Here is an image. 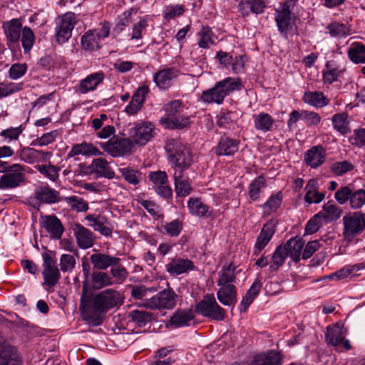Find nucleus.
Returning <instances> with one entry per match:
<instances>
[{
  "label": "nucleus",
  "instance_id": "obj_16",
  "mask_svg": "<svg viewBox=\"0 0 365 365\" xmlns=\"http://www.w3.org/2000/svg\"><path fill=\"white\" fill-rule=\"evenodd\" d=\"M195 268L192 260L187 258L173 257L165 264V270L171 276H178L190 271L194 270Z\"/></svg>",
  "mask_w": 365,
  "mask_h": 365
},
{
  "label": "nucleus",
  "instance_id": "obj_28",
  "mask_svg": "<svg viewBox=\"0 0 365 365\" xmlns=\"http://www.w3.org/2000/svg\"><path fill=\"white\" fill-rule=\"evenodd\" d=\"M326 158V151L321 145L312 147L304 154L306 163L312 168H317L322 165Z\"/></svg>",
  "mask_w": 365,
  "mask_h": 365
},
{
  "label": "nucleus",
  "instance_id": "obj_40",
  "mask_svg": "<svg viewBox=\"0 0 365 365\" xmlns=\"http://www.w3.org/2000/svg\"><path fill=\"white\" fill-rule=\"evenodd\" d=\"M262 287V283L259 280H256L250 287V288L247 291L245 295L243 297L241 303H240V310L241 312H246L255 299V297L259 294Z\"/></svg>",
  "mask_w": 365,
  "mask_h": 365
},
{
  "label": "nucleus",
  "instance_id": "obj_37",
  "mask_svg": "<svg viewBox=\"0 0 365 365\" xmlns=\"http://www.w3.org/2000/svg\"><path fill=\"white\" fill-rule=\"evenodd\" d=\"M341 73L342 70L339 68L335 61H327L325 68L323 70V79L324 83L331 84L337 81Z\"/></svg>",
  "mask_w": 365,
  "mask_h": 365
},
{
  "label": "nucleus",
  "instance_id": "obj_15",
  "mask_svg": "<svg viewBox=\"0 0 365 365\" xmlns=\"http://www.w3.org/2000/svg\"><path fill=\"white\" fill-rule=\"evenodd\" d=\"M104 79V73L101 71H97L81 79L75 88L78 93L86 94L96 91L98 86L103 83Z\"/></svg>",
  "mask_w": 365,
  "mask_h": 365
},
{
  "label": "nucleus",
  "instance_id": "obj_3",
  "mask_svg": "<svg viewBox=\"0 0 365 365\" xmlns=\"http://www.w3.org/2000/svg\"><path fill=\"white\" fill-rule=\"evenodd\" d=\"M242 88L240 78L227 77L216 83L213 88L204 91L201 99L205 103L220 105L227 96L235 91H240Z\"/></svg>",
  "mask_w": 365,
  "mask_h": 365
},
{
  "label": "nucleus",
  "instance_id": "obj_13",
  "mask_svg": "<svg viewBox=\"0 0 365 365\" xmlns=\"http://www.w3.org/2000/svg\"><path fill=\"white\" fill-rule=\"evenodd\" d=\"M6 38V44L11 50L19 48V41L22 32V24L20 19H13L3 24Z\"/></svg>",
  "mask_w": 365,
  "mask_h": 365
},
{
  "label": "nucleus",
  "instance_id": "obj_33",
  "mask_svg": "<svg viewBox=\"0 0 365 365\" xmlns=\"http://www.w3.org/2000/svg\"><path fill=\"white\" fill-rule=\"evenodd\" d=\"M175 190L179 197H185L190 195L192 190L188 178H184L183 173L173 172Z\"/></svg>",
  "mask_w": 365,
  "mask_h": 365
},
{
  "label": "nucleus",
  "instance_id": "obj_24",
  "mask_svg": "<svg viewBox=\"0 0 365 365\" xmlns=\"http://www.w3.org/2000/svg\"><path fill=\"white\" fill-rule=\"evenodd\" d=\"M93 267L101 270H106L111 266L115 265L120 262L119 257L111 256L102 252L94 253L90 257Z\"/></svg>",
  "mask_w": 365,
  "mask_h": 365
},
{
  "label": "nucleus",
  "instance_id": "obj_59",
  "mask_svg": "<svg viewBox=\"0 0 365 365\" xmlns=\"http://www.w3.org/2000/svg\"><path fill=\"white\" fill-rule=\"evenodd\" d=\"M23 89V83L0 82V98L7 97Z\"/></svg>",
  "mask_w": 365,
  "mask_h": 365
},
{
  "label": "nucleus",
  "instance_id": "obj_18",
  "mask_svg": "<svg viewBox=\"0 0 365 365\" xmlns=\"http://www.w3.org/2000/svg\"><path fill=\"white\" fill-rule=\"evenodd\" d=\"M276 232V222L273 220H269L261 230L254 247V255H258L269 243Z\"/></svg>",
  "mask_w": 365,
  "mask_h": 365
},
{
  "label": "nucleus",
  "instance_id": "obj_43",
  "mask_svg": "<svg viewBox=\"0 0 365 365\" xmlns=\"http://www.w3.org/2000/svg\"><path fill=\"white\" fill-rule=\"evenodd\" d=\"M165 110L166 114L165 117L162 118L160 120L162 123L170 118H173L176 115L180 114L185 111V110H187V108L182 105V102L180 100H174L165 105Z\"/></svg>",
  "mask_w": 365,
  "mask_h": 365
},
{
  "label": "nucleus",
  "instance_id": "obj_39",
  "mask_svg": "<svg viewBox=\"0 0 365 365\" xmlns=\"http://www.w3.org/2000/svg\"><path fill=\"white\" fill-rule=\"evenodd\" d=\"M187 207L192 215L198 217L210 216L209 207L200 198L190 197L187 201Z\"/></svg>",
  "mask_w": 365,
  "mask_h": 365
},
{
  "label": "nucleus",
  "instance_id": "obj_38",
  "mask_svg": "<svg viewBox=\"0 0 365 365\" xmlns=\"http://www.w3.org/2000/svg\"><path fill=\"white\" fill-rule=\"evenodd\" d=\"M331 123L334 129L341 135H346L351 132L348 114L346 113L334 114L331 118Z\"/></svg>",
  "mask_w": 365,
  "mask_h": 365
},
{
  "label": "nucleus",
  "instance_id": "obj_62",
  "mask_svg": "<svg viewBox=\"0 0 365 365\" xmlns=\"http://www.w3.org/2000/svg\"><path fill=\"white\" fill-rule=\"evenodd\" d=\"M58 131L57 130H52L51 132L43 134L41 137L37 138L34 140L31 145L35 146H46L50 143L54 142L58 135Z\"/></svg>",
  "mask_w": 365,
  "mask_h": 365
},
{
  "label": "nucleus",
  "instance_id": "obj_20",
  "mask_svg": "<svg viewBox=\"0 0 365 365\" xmlns=\"http://www.w3.org/2000/svg\"><path fill=\"white\" fill-rule=\"evenodd\" d=\"M0 365H23V361L17 349L0 341Z\"/></svg>",
  "mask_w": 365,
  "mask_h": 365
},
{
  "label": "nucleus",
  "instance_id": "obj_34",
  "mask_svg": "<svg viewBox=\"0 0 365 365\" xmlns=\"http://www.w3.org/2000/svg\"><path fill=\"white\" fill-rule=\"evenodd\" d=\"M78 155L98 156L102 155V152L93 144L83 142L75 144L68 153L67 156L68 158H72Z\"/></svg>",
  "mask_w": 365,
  "mask_h": 365
},
{
  "label": "nucleus",
  "instance_id": "obj_50",
  "mask_svg": "<svg viewBox=\"0 0 365 365\" xmlns=\"http://www.w3.org/2000/svg\"><path fill=\"white\" fill-rule=\"evenodd\" d=\"M62 201H64L71 210L77 212H86L89 208L88 202L85 200L76 195L62 197Z\"/></svg>",
  "mask_w": 365,
  "mask_h": 365
},
{
  "label": "nucleus",
  "instance_id": "obj_2",
  "mask_svg": "<svg viewBox=\"0 0 365 365\" xmlns=\"http://www.w3.org/2000/svg\"><path fill=\"white\" fill-rule=\"evenodd\" d=\"M165 149L173 172L184 173L192 164L193 157L190 149L180 140H168Z\"/></svg>",
  "mask_w": 365,
  "mask_h": 365
},
{
  "label": "nucleus",
  "instance_id": "obj_23",
  "mask_svg": "<svg viewBox=\"0 0 365 365\" xmlns=\"http://www.w3.org/2000/svg\"><path fill=\"white\" fill-rule=\"evenodd\" d=\"M178 76V71L175 68H166L158 71L153 76L156 86L161 90L168 89L172 81Z\"/></svg>",
  "mask_w": 365,
  "mask_h": 365
},
{
  "label": "nucleus",
  "instance_id": "obj_36",
  "mask_svg": "<svg viewBox=\"0 0 365 365\" xmlns=\"http://www.w3.org/2000/svg\"><path fill=\"white\" fill-rule=\"evenodd\" d=\"M318 182L315 179H311L305 187L306 194L304 200L309 204L319 203L322 202L325 194L324 192H319L317 190Z\"/></svg>",
  "mask_w": 365,
  "mask_h": 365
},
{
  "label": "nucleus",
  "instance_id": "obj_29",
  "mask_svg": "<svg viewBox=\"0 0 365 365\" xmlns=\"http://www.w3.org/2000/svg\"><path fill=\"white\" fill-rule=\"evenodd\" d=\"M91 171L98 177H104L108 179H113L115 177V172L109 166L108 162L102 158H95L90 165Z\"/></svg>",
  "mask_w": 365,
  "mask_h": 365
},
{
  "label": "nucleus",
  "instance_id": "obj_31",
  "mask_svg": "<svg viewBox=\"0 0 365 365\" xmlns=\"http://www.w3.org/2000/svg\"><path fill=\"white\" fill-rule=\"evenodd\" d=\"M195 318L194 312L190 309H178L170 317V322L174 327L188 326Z\"/></svg>",
  "mask_w": 365,
  "mask_h": 365
},
{
  "label": "nucleus",
  "instance_id": "obj_42",
  "mask_svg": "<svg viewBox=\"0 0 365 365\" xmlns=\"http://www.w3.org/2000/svg\"><path fill=\"white\" fill-rule=\"evenodd\" d=\"M304 103L317 107L322 108L329 103L328 98L322 92H306L303 97Z\"/></svg>",
  "mask_w": 365,
  "mask_h": 365
},
{
  "label": "nucleus",
  "instance_id": "obj_21",
  "mask_svg": "<svg viewBox=\"0 0 365 365\" xmlns=\"http://www.w3.org/2000/svg\"><path fill=\"white\" fill-rule=\"evenodd\" d=\"M41 225L48 233L50 235L51 238L54 240L61 239L64 227L61 220L55 215H46L42 217Z\"/></svg>",
  "mask_w": 365,
  "mask_h": 365
},
{
  "label": "nucleus",
  "instance_id": "obj_35",
  "mask_svg": "<svg viewBox=\"0 0 365 365\" xmlns=\"http://www.w3.org/2000/svg\"><path fill=\"white\" fill-rule=\"evenodd\" d=\"M254 127L256 130L267 133L272 129L274 124V118L264 112H260L253 115Z\"/></svg>",
  "mask_w": 365,
  "mask_h": 365
},
{
  "label": "nucleus",
  "instance_id": "obj_30",
  "mask_svg": "<svg viewBox=\"0 0 365 365\" xmlns=\"http://www.w3.org/2000/svg\"><path fill=\"white\" fill-rule=\"evenodd\" d=\"M217 297L225 306H231L237 302V288L235 284L219 286Z\"/></svg>",
  "mask_w": 365,
  "mask_h": 365
},
{
  "label": "nucleus",
  "instance_id": "obj_4",
  "mask_svg": "<svg viewBox=\"0 0 365 365\" xmlns=\"http://www.w3.org/2000/svg\"><path fill=\"white\" fill-rule=\"evenodd\" d=\"M344 229L343 237L348 242L365 230V215L361 212H349L342 219Z\"/></svg>",
  "mask_w": 365,
  "mask_h": 365
},
{
  "label": "nucleus",
  "instance_id": "obj_8",
  "mask_svg": "<svg viewBox=\"0 0 365 365\" xmlns=\"http://www.w3.org/2000/svg\"><path fill=\"white\" fill-rule=\"evenodd\" d=\"M77 23L76 14L68 12L58 17L56 26V38L59 43L66 42L72 35V31Z\"/></svg>",
  "mask_w": 365,
  "mask_h": 365
},
{
  "label": "nucleus",
  "instance_id": "obj_48",
  "mask_svg": "<svg viewBox=\"0 0 365 365\" xmlns=\"http://www.w3.org/2000/svg\"><path fill=\"white\" fill-rule=\"evenodd\" d=\"M285 248L279 245L272 255V257L270 262L269 270L270 272H275L282 266L285 262L287 256V252H285Z\"/></svg>",
  "mask_w": 365,
  "mask_h": 365
},
{
  "label": "nucleus",
  "instance_id": "obj_46",
  "mask_svg": "<svg viewBox=\"0 0 365 365\" xmlns=\"http://www.w3.org/2000/svg\"><path fill=\"white\" fill-rule=\"evenodd\" d=\"M282 359L279 353L272 351L264 356L255 357L250 365H281Z\"/></svg>",
  "mask_w": 365,
  "mask_h": 365
},
{
  "label": "nucleus",
  "instance_id": "obj_51",
  "mask_svg": "<svg viewBox=\"0 0 365 365\" xmlns=\"http://www.w3.org/2000/svg\"><path fill=\"white\" fill-rule=\"evenodd\" d=\"M198 46L202 48H207L210 45L215 44L214 34L209 26H203L197 34Z\"/></svg>",
  "mask_w": 365,
  "mask_h": 365
},
{
  "label": "nucleus",
  "instance_id": "obj_61",
  "mask_svg": "<svg viewBox=\"0 0 365 365\" xmlns=\"http://www.w3.org/2000/svg\"><path fill=\"white\" fill-rule=\"evenodd\" d=\"M37 170L51 181H56L59 176L60 168L53 165H40Z\"/></svg>",
  "mask_w": 365,
  "mask_h": 365
},
{
  "label": "nucleus",
  "instance_id": "obj_6",
  "mask_svg": "<svg viewBox=\"0 0 365 365\" xmlns=\"http://www.w3.org/2000/svg\"><path fill=\"white\" fill-rule=\"evenodd\" d=\"M195 312L205 317L222 321L225 319V309L216 302L213 294L206 295L195 306Z\"/></svg>",
  "mask_w": 365,
  "mask_h": 365
},
{
  "label": "nucleus",
  "instance_id": "obj_64",
  "mask_svg": "<svg viewBox=\"0 0 365 365\" xmlns=\"http://www.w3.org/2000/svg\"><path fill=\"white\" fill-rule=\"evenodd\" d=\"M182 227V222L179 220H174L163 225L167 235L170 237H178L180 234Z\"/></svg>",
  "mask_w": 365,
  "mask_h": 365
},
{
  "label": "nucleus",
  "instance_id": "obj_49",
  "mask_svg": "<svg viewBox=\"0 0 365 365\" xmlns=\"http://www.w3.org/2000/svg\"><path fill=\"white\" fill-rule=\"evenodd\" d=\"M331 37L342 38L351 34L350 27L344 24L333 22L327 27Z\"/></svg>",
  "mask_w": 365,
  "mask_h": 365
},
{
  "label": "nucleus",
  "instance_id": "obj_25",
  "mask_svg": "<svg viewBox=\"0 0 365 365\" xmlns=\"http://www.w3.org/2000/svg\"><path fill=\"white\" fill-rule=\"evenodd\" d=\"M240 140L227 136L220 138L217 146L215 149L217 155H233L239 149Z\"/></svg>",
  "mask_w": 365,
  "mask_h": 365
},
{
  "label": "nucleus",
  "instance_id": "obj_41",
  "mask_svg": "<svg viewBox=\"0 0 365 365\" xmlns=\"http://www.w3.org/2000/svg\"><path fill=\"white\" fill-rule=\"evenodd\" d=\"M349 59L354 63H365V45L354 42L347 51Z\"/></svg>",
  "mask_w": 365,
  "mask_h": 365
},
{
  "label": "nucleus",
  "instance_id": "obj_54",
  "mask_svg": "<svg viewBox=\"0 0 365 365\" xmlns=\"http://www.w3.org/2000/svg\"><path fill=\"white\" fill-rule=\"evenodd\" d=\"M21 34H22L21 41L24 53H29L35 42L34 33L30 27L24 26Z\"/></svg>",
  "mask_w": 365,
  "mask_h": 365
},
{
  "label": "nucleus",
  "instance_id": "obj_14",
  "mask_svg": "<svg viewBox=\"0 0 365 365\" xmlns=\"http://www.w3.org/2000/svg\"><path fill=\"white\" fill-rule=\"evenodd\" d=\"M72 230L76 240V243L81 249L86 250L93 246L96 236L89 229L79 223H74L72 225Z\"/></svg>",
  "mask_w": 365,
  "mask_h": 365
},
{
  "label": "nucleus",
  "instance_id": "obj_17",
  "mask_svg": "<svg viewBox=\"0 0 365 365\" xmlns=\"http://www.w3.org/2000/svg\"><path fill=\"white\" fill-rule=\"evenodd\" d=\"M275 21L278 31L285 37H287V34L293 31L295 25L294 20L292 18L289 8L286 4L280 11H277Z\"/></svg>",
  "mask_w": 365,
  "mask_h": 365
},
{
  "label": "nucleus",
  "instance_id": "obj_12",
  "mask_svg": "<svg viewBox=\"0 0 365 365\" xmlns=\"http://www.w3.org/2000/svg\"><path fill=\"white\" fill-rule=\"evenodd\" d=\"M43 277L45 283L50 287L56 285L61 277V273L56 265V261L51 253L43 252Z\"/></svg>",
  "mask_w": 365,
  "mask_h": 365
},
{
  "label": "nucleus",
  "instance_id": "obj_55",
  "mask_svg": "<svg viewBox=\"0 0 365 365\" xmlns=\"http://www.w3.org/2000/svg\"><path fill=\"white\" fill-rule=\"evenodd\" d=\"M92 282L93 287L98 289L113 284V281L109 274L103 272H94L92 276Z\"/></svg>",
  "mask_w": 365,
  "mask_h": 365
},
{
  "label": "nucleus",
  "instance_id": "obj_58",
  "mask_svg": "<svg viewBox=\"0 0 365 365\" xmlns=\"http://www.w3.org/2000/svg\"><path fill=\"white\" fill-rule=\"evenodd\" d=\"M282 195L281 192L272 195L263 205L264 212L267 215L275 212L282 203Z\"/></svg>",
  "mask_w": 365,
  "mask_h": 365
},
{
  "label": "nucleus",
  "instance_id": "obj_60",
  "mask_svg": "<svg viewBox=\"0 0 365 365\" xmlns=\"http://www.w3.org/2000/svg\"><path fill=\"white\" fill-rule=\"evenodd\" d=\"M349 205L351 209L358 210L365 205V190L359 189L352 191L351 194Z\"/></svg>",
  "mask_w": 365,
  "mask_h": 365
},
{
  "label": "nucleus",
  "instance_id": "obj_26",
  "mask_svg": "<svg viewBox=\"0 0 365 365\" xmlns=\"http://www.w3.org/2000/svg\"><path fill=\"white\" fill-rule=\"evenodd\" d=\"M289 257L294 262H298L302 257V249L304 246V241L298 237L290 238L286 243L282 245Z\"/></svg>",
  "mask_w": 365,
  "mask_h": 365
},
{
  "label": "nucleus",
  "instance_id": "obj_63",
  "mask_svg": "<svg viewBox=\"0 0 365 365\" xmlns=\"http://www.w3.org/2000/svg\"><path fill=\"white\" fill-rule=\"evenodd\" d=\"M148 179L152 182L153 188L158 185L168 183V176L165 171L157 170L150 171L148 175Z\"/></svg>",
  "mask_w": 365,
  "mask_h": 365
},
{
  "label": "nucleus",
  "instance_id": "obj_7",
  "mask_svg": "<svg viewBox=\"0 0 365 365\" xmlns=\"http://www.w3.org/2000/svg\"><path fill=\"white\" fill-rule=\"evenodd\" d=\"M128 135L133 143L144 145L153 138L155 126L148 121H138L129 129Z\"/></svg>",
  "mask_w": 365,
  "mask_h": 365
},
{
  "label": "nucleus",
  "instance_id": "obj_52",
  "mask_svg": "<svg viewBox=\"0 0 365 365\" xmlns=\"http://www.w3.org/2000/svg\"><path fill=\"white\" fill-rule=\"evenodd\" d=\"M135 13L136 11L131 8L119 15L118 16L117 23L113 28V32L116 34H119L122 32L132 21V16Z\"/></svg>",
  "mask_w": 365,
  "mask_h": 365
},
{
  "label": "nucleus",
  "instance_id": "obj_45",
  "mask_svg": "<svg viewBox=\"0 0 365 365\" xmlns=\"http://www.w3.org/2000/svg\"><path fill=\"white\" fill-rule=\"evenodd\" d=\"M190 123L189 115L183 111L180 114L176 115L173 118L163 123L167 128L182 129L188 126Z\"/></svg>",
  "mask_w": 365,
  "mask_h": 365
},
{
  "label": "nucleus",
  "instance_id": "obj_53",
  "mask_svg": "<svg viewBox=\"0 0 365 365\" xmlns=\"http://www.w3.org/2000/svg\"><path fill=\"white\" fill-rule=\"evenodd\" d=\"M266 186V180L264 176L260 175L256 178L250 184L248 187L249 197L252 200H257L259 197L262 189Z\"/></svg>",
  "mask_w": 365,
  "mask_h": 365
},
{
  "label": "nucleus",
  "instance_id": "obj_1",
  "mask_svg": "<svg viewBox=\"0 0 365 365\" xmlns=\"http://www.w3.org/2000/svg\"><path fill=\"white\" fill-rule=\"evenodd\" d=\"M122 304L121 294L113 289H107L96 294H83L81 298L79 309L85 321L99 325L103 316L109 309Z\"/></svg>",
  "mask_w": 365,
  "mask_h": 365
},
{
  "label": "nucleus",
  "instance_id": "obj_47",
  "mask_svg": "<svg viewBox=\"0 0 365 365\" xmlns=\"http://www.w3.org/2000/svg\"><path fill=\"white\" fill-rule=\"evenodd\" d=\"M81 43L86 51H93L100 47V40L93 30H88L82 36Z\"/></svg>",
  "mask_w": 365,
  "mask_h": 365
},
{
  "label": "nucleus",
  "instance_id": "obj_11",
  "mask_svg": "<svg viewBox=\"0 0 365 365\" xmlns=\"http://www.w3.org/2000/svg\"><path fill=\"white\" fill-rule=\"evenodd\" d=\"M101 148L113 158L121 157L131 153L133 141L130 138L110 139L101 143Z\"/></svg>",
  "mask_w": 365,
  "mask_h": 365
},
{
  "label": "nucleus",
  "instance_id": "obj_32",
  "mask_svg": "<svg viewBox=\"0 0 365 365\" xmlns=\"http://www.w3.org/2000/svg\"><path fill=\"white\" fill-rule=\"evenodd\" d=\"M237 266L232 263L224 265L218 272L217 284L218 286L235 284L236 281Z\"/></svg>",
  "mask_w": 365,
  "mask_h": 365
},
{
  "label": "nucleus",
  "instance_id": "obj_19",
  "mask_svg": "<svg viewBox=\"0 0 365 365\" xmlns=\"http://www.w3.org/2000/svg\"><path fill=\"white\" fill-rule=\"evenodd\" d=\"M85 219L89 222V226L101 235L105 237H110L112 235L113 227L106 217L92 214L86 215Z\"/></svg>",
  "mask_w": 365,
  "mask_h": 365
},
{
  "label": "nucleus",
  "instance_id": "obj_9",
  "mask_svg": "<svg viewBox=\"0 0 365 365\" xmlns=\"http://www.w3.org/2000/svg\"><path fill=\"white\" fill-rule=\"evenodd\" d=\"M24 181V167L20 164H14L7 173L0 176V189H14L19 187Z\"/></svg>",
  "mask_w": 365,
  "mask_h": 365
},
{
  "label": "nucleus",
  "instance_id": "obj_27",
  "mask_svg": "<svg viewBox=\"0 0 365 365\" xmlns=\"http://www.w3.org/2000/svg\"><path fill=\"white\" fill-rule=\"evenodd\" d=\"M268 0H242L239 4V10L244 16L251 13L259 14L264 12Z\"/></svg>",
  "mask_w": 365,
  "mask_h": 365
},
{
  "label": "nucleus",
  "instance_id": "obj_22",
  "mask_svg": "<svg viewBox=\"0 0 365 365\" xmlns=\"http://www.w3.org/2000/svg\"><path fill=\"white\" fill-rule=\"evenodd\" d=\"M34 198L40 204H54L62 201L59 192L46 185L36 187Z\"/></svg>",
  "mask_w": 365,
  "mask_h": 365
},
{
  "label": "nucleus",
  "instance_id": "obj_44",
  "mask_svg": "<svg viewBox=\"0 0 365 365\" xmlns=\"http://www.w3.org/2000/svg\"><path fill=\"white\" fill-rule=\"evenodd\" d=\"M342 212L343 210L340 207L329 201L324 205L323 212L319 213H321V217L328 222L337 220L341 217Z\"/></svg>",
  "mask_w": 365,
  "mask_h": 365
},
{
  "label": "nucleus",
  "instance_id": "obj_10",
  "mask_svg": "<svg viewBox=\"0 0 365 365\" xmlns=\"http://www.w3.org/2000/svg\"><path fill=\"white\" fill-rule=\"evenodd\" d=\"M346 329L342 325L336 324L327 328L326 341L329 344L335 346L337 350L349 351L351 349V345L349 341L346 339Z\"/></svg>",
  "mask_w": 365,
  "mask_h": 365
},
{
  "label": "nucleus",
  "instance_id": "obj_5",
  "mask_svg": "<svg viewBox=\"0 0 365 365\" xmlns=\"http://www.w3.org/2000/svg\"><path fill=\"white\" fill-rule=\"evenodd\" d=\"M178 295L172 289L160 291L150 299H145L143 307L151 309H173L178 301Z\"/></svg>",
  "mask_w": 365,
  "mask_h": 365
},
{
  "label": "nucleus",
  "instance_id": "obj_56",
  "mask_svg": "<svg viewBox=\"0 0 365 365\" xmlns=\"http://www.w3.org/2000/svg\"><path fill=\"white\" fill-rule=\"evenodd\" d=\"M129 316L131 320L140 327H144L153 319L152 313L143 310H133Z\"/></svg>",
  "mask_w": 365,
  "mask_h": 365
},
{
  "label": "nucleus",
  "instance_id": "obj_57",
  "mask_svg": "<svg viewBox=\"0 0 365 365\" xmlns=\"http://www.w3.org/2000/svg\"><path fill=\"white\" fill-rule=\"evenodd\" d=\"M119 173L128 183L136 185L141 179V173L140 171L131 168L130 167L122 168L119 169Z\"/></svg>",
  "mask_w": 365,
  "mask_h": 365
}]
</instances>
